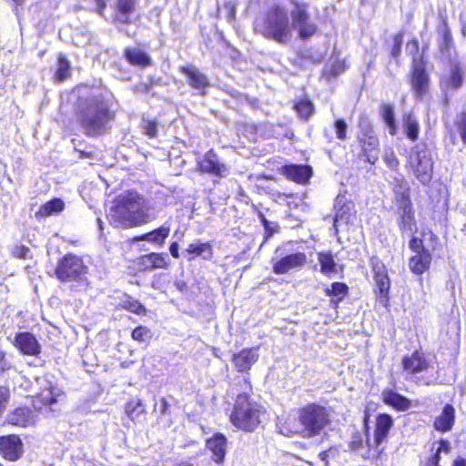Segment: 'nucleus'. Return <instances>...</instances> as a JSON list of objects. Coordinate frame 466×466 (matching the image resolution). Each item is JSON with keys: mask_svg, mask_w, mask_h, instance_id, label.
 I'll return each instance as SVG.
<instances>
[{"mask_svg": "<svg viewBox=\"0 0 466 466\" xmlns=\"http://www.w3.org/2000/svg\"><path fill=\"white\" fill-rule=\"evenodd\" d=\"M161 209V205L157 201L128 191L116 197L107 217L115 227L129 228L155 220Z\"/></svg>", "mask_w": 466, "mask_h": 466, "instance_id": "nucleus-1", "label": "nucleus"}, {"mask_svg": "<svg viewBox=\"0 0 466 466\" xmlns=\"http://www.w3.org/2000/svg\"><path fill=\"white\" fill-rule=\"evenodd\" d=\"M76 92V116L81 127L89 137L103 135L110 128L115 113L109 110L98 89L83 86H78Z\"/></svg>", "mask_w": 466, "mask_h": 466, "instance_id": "nucleus-2", "label": "nucleus"}, {"mask_svg": "<svg viewBox=\"0 0 466 466\" xmlns=\"http://www.w3.org/2000/svg\"><path fill=\"white\" fill-rule=\"evenodd\" d=\"M289 18V14L284 7L276 5L256 20L255 29L266 38L285 45L292 39Z\"/></svg>", "mask_w": 466, "mask_h": 466, "instance_id": "nucleus-3", "label": "nucleus"}, {"mask_svg": "<svg viewBox=\"0 0 466 466\" xmlns=\"http://www.w3.org/2000/svg\"><path fill=\"white\" fill-rule=\"evenodd\" d=\"M263 415V408L251 401L247 393H242L236 400L230 420L237 428L245 431H252L262 422Z\"/></svg>", "mask_w": 466, "mask_h": 466, "instance_id": "nucleus-4", "label": "nucleus"}, {"mask_svg": "<svg viewBox=\"0 0 466 466\" xmlns=\"http://www.w3.org/2000/svg\"><path fill=\"white\" fill-rule=\"evenodd\" d=\"M88 267L83 258L72 253L66 254L57 262L55 274L61 282H76L80 286L87 287Z\"/></svg>", "mask_w": 466, "mask_h": 466, "instance_id": "nucleus-5", "label": "nucleus"}, {"mask_svg": "<svg viewBox=\"0 0 466 466\" xmlns=\"http://www.w3.org/2000/svg\"><path fill=\"white\" fill-rule=\"evenodd\" d=\"M299 419L302 422L304 437L319 435L329 423V414L326 408L318 404H309L298 410Z\"/></svg>", "mask_w": 466, "mask_h": 466, "instance_id": "nucleus-6", "label": "nucleus"}, {"mask_svg": "<svg viewBox=\"0 0 466 466\" xmlns=\"http://www.w3.org/2000/svg\"><path fill=\"white\" fill-rule=\"evenodd\" d=\"M408 163L412 173L420 183L427 185L431 182L433 172V159L431 151L426 145L419 144L412 147Z\"/></svg>", "mask_w": 466, "mask_h": 466, "instance_id": "nucleus-7", "label": "nucleus"}, {"mask_svg": "<svg viewBox=\"0 0 466 466\" xmlns=\"http://www.w3.org/2000/svg\"><path fill=\"white\" fill-rule=\"evenodd\" d=\"M289 17L292 32L296 31L301 40L309 39L316 34L318 26L310 18L307 4L295 2L289 12Z\"/></svg>", "mask_w": 466, "mask_h": 466, "instance_id": "nucleus-8", "label": "nucleus"}, {"mask_svg": "<svg viewBox=\"0 0 466 466\" xmlns=\"http://www.w3.org/2000/svg\"><path fill=\"white\" fill-rule=\"evenodd\" d=\"M398 213L400 216L399 227L403 232H412L416 228L414 214L410 199L409 188L400 185L395 191Z\"/></svg>", "mask_w": 466, "mask_h": 466, "instance_id": "nucleus-9", "label": "nucleus"}, {"mask_svg": "<svg viewBox=\"0 0 466 466\" xmlns=\"http://www.w3.org/2000/svg\"><path fill=\"white\" fill-rule=\"evenodd\" d=\"M360 142L362 147L361 157L370 164H375L379 159L380 149L379 140L375 136L370 123L368 120H362L360 124Z\"/></svg>", "mask_w": 466, "mask_h": 466, "instance_id": "nucleus-10", "label": "nucleus"}, {"mask_svg": "<svg viewBox=\"0 0 466 466\" xmlns=\"http://www.w3.org/2000/svg\"><path fill=\"white\" fill-rule=\"evenodd\" d=\"M352 201L347 199L344 195H338L335 199V218L333 227L338 230L339 227L348 225L355 217L356 210Z\"/></svg>", "mask_w": 466, "mask_h": 466, "instance_id": "nucleus-11", "label": "nucleus"}, {"mask_svg": "<svg viewBox=\"0 0 466 466\" xmlns=\"http://www.w3.org/2000/svg\"><path fill=\"white\" fill-rule=\"evenodd\" d=\"M307 263V256L303 252H297L283 256L273 263V272L278 275L287 274L289 271L300 268Z\"/></svg>", "mask_w": 466, "mask_h": 466, "instance_id": "nucleus-12", "label": "nucleus"}, {"mask_svg": "<svg viewBox=\"0 0 466 466\" xmlns=\"http://www.w3.org/2000/svg\"><path fill=\"white\" fill-rule=\"evenodd\" d=\"M198 167L203 173H208L220 177H226L228 173L227 166L219 161L213 149L208 150L203 158L198 161Z\"/></svg>", "mask_w": 466, "mask_h": 466, "instance_id": "nucleus-13", "label": "nucleus"}, {"mask_svg": "<svg viewBox=\"0 0 466 466\" xmlns=\"http://www.w3.org/2000/svg\"><path fill=\"white\" fill-rule=\"evenodd\" d=\"M410 84L417 97H422L429 88V76L422 61L413 59Z\"/></svg>", "mask_w": 466, "mask_h": 466, "instance_id": "nucleus-14", "label": "nucleus"}, {"mask_svg": "<svg viewBox=\"0 0 466 466\" xmlns=\"http://www.w3.org/2000/svg\"><path fill=\"white\" fill-rule=\"evenodd\" d=\"M180 72L187 77V84L198 91L200 96H205L207 88L210 86L208 76L194 65H187L180 68Z\"/></svg>", "mask_w": 466, "mask_h": 466, "instance_id": "nucleus-15", "label": "nucleus"}, {"mask_svg": "<svg viewBox=\"0 0 466 466\" xmlns=\"http://www.w3.org/2000/svg\"><path fill=\"white\" fill-rule=\"evenodd\" d=\"M370 263L372 272L374 274V280L376 287L380 291V295L382 299H387L390 282L386 267L378 258H372Z\"/></svg>", "mask_w": 466, "mask_h": 466, "instance_id": "nucleus-16", "label": "nucleus"}, {"mask_svg": "<svg viewBox=\"0 0 466 466\" xmlns=\"http://www.w3.org/2000/svg\"><path fill=\"white\" fill-rule=\"evenodd\" d=\"M14 345L24 355L37 356L41 352V345L30 332H19L15 335Z\"/></svg>", "mask_w": 466, "mask_h": 466, "instance_id": "nucleus-17", "label": "nucleus"}, {"mask_svg": "<svg viewBox=\"0 0 466 466\" xmlns=\"http://www.w3.org/2000/svg\"><path fill=\"white\" fill-rule=\"evenodd\" d=\"M23 452V444L16 435H8L0 438V453L11 461H16Z\"/></svg>", "mask_w": 466, "mask_h": 466, "instance_id": "nucleus-18", "label": "nucleus"}, {"mask_svg": "<svg viewBox=\"0 0 466 466\" xmlns=\"http://www.w3.org/2000/svg\"><path fill=\"white\" fill-rule=\"evenodd\" d=\"M258 348L244 349L233 354L232 362L238 372H246L258 361Z\"/></svg>", "mask_w": 466, "mask_h": 466, "instance_id": "nucleus-19", "label": "nucleus"}, {"mask_svg": "<svg viewBox=\"0 0 466 466\" xmlns=\"http://www.w3.org/2000/svg\"><path fill=\"white\" fill-rule=\"evenodd\" d=\"M429 361L419 351L413 352L410 356H405L402 359L403 370L408 374H417L428 370Z\"/></svg>", "mask_w": 466, "mask_h": 466, "instance_id": "nucleus-20", "label": "nucleus"}, {"mask_svg": "<svg viewBox=\"0 0 466 466\" xmlns=\"http://www.w3.org/2000/svg\"><path fill=\"white\" fill-rule=\"evenodd\" d=\"M279 432L284 436L301 435L304 437V427L299 419V413L289 414L284 421L278 423Z\"/></svg>", "mask_w": 466, "mask_h": 466, "instance_id": "nucleus-21", "label": "nucleus"}, {"mask_svg": "<svg viewBox=\"0 0 466 466\" xmlns=\"http://www.w3.org/2000/svg\"><path fill=\"white\" fill-rule=\"evenodd\" d=\"M455 421V409L451 404H446L441 413L435 419L433 426L441 432L450 431Z\"/></svg>", "mask_w": 466, "mask_h": 466, "instance_id": "nucleus-22", "label": "nucleus"}, {"mask_svg": "<svg viewBox=\"0 0 466 466\" xmlns=\"http://www.w3.org/2000/svg\"><path fill=\"white\" fill-rule=\"evenodd\" d=\"M227 439L221 433H217L207 441V448L213 454V460L217 463L223 461L227 451Z\"/></svg>", "mask_w": 466, "mask_h": 466, "instance_id": "nucleus-23", "label": "nucleus"}, {"mask_svg": "<svg viewBox=\"0 0 466 466\" xmlns=\"http://www.w3.org/2000/svg\"><path fill=\"white\" fill-rule=\"evenodd\" d=\"M7 421L25 428L35 424V415L28 408H17L7 416Z\"/></svg>", "mask_w": 466, "mask_h": 466, "instance_id": "nucleus-24", "label": "nucleus"}, {"mask_svg": "<svg viewBox=\"0 0 466 466\" xmlns=\"http://www.w3.org/2000/svg\"><path fill=\"white\" fill-rule=\"evenodd\" d=\"M392 426L393 420L390 415L382 413L377 416L374 431V441L377 445L381 444L387 439Z\"/></svg>", "mask_w": 466, "mask_h": 466, "instance_id": "nucleus-25", "label": "nucleus"}, {"mask_svg": "<svg viewBox=\"0 0 466 466\" xmlns=\"http://www.w3.org/2000/svg\"><path fill=\"white\" fill-rule=\"evenodd\" d=\"M283 174L297 183H306L312 175V170L308 166L303 165H289L283 167Z\"/></svg>", "mask_w": 466, "mask_h": 466, "instance_id": "nucleus-26", "label": "nucleus"}, {"mask_svg": "<svg viewBox=\"0 0 466 466\" xmlns=\"http://www.w3.org/2000/svg\"><path fill=\"white\" fill-rule=\"evenodd\" d=\"M167 259V255L165 253H150L141 257L140 265L145 270L167 268L168 267Z\"/></svg>", "mask_w": 466, "mask_h": 466, "instance_id": "nucleus-27", "label": "nucleus"}, {"mask_svg": "<svg viewBox=\"0 0 466 466\" xmlns=\"http://www.w3.org/2000/svg\"><path fill=\"white\" fill-rule=\"evenodd\" d=\"M431 252H423L414 254L409 261V268L416 275H421L431 266Z\"/></svg>", "mask_w": 466, "mask_h": 466, "instance_id": "nucleus-28", "label": "nucleus"}, {"mask_svg": "<svg viewBox=\"0 0 466 466\" xmlns=\"http://www.w3.org/2000/svg\"><path fill=\"white\" fill-rule=\"evenodd\" d=\"M41 384L47 387L37 394L36 399L44 405L51 408L54 403L58 401V398L61 396V391L58 388L52 386L46 379H42Z\"/></svg>", "mask_w": 466, "mask_h": 466, "instance_id": "nucleus-29", "label": "nucleus"}, {"mask_svg": "<svg viewBox=\"0 0 466 466\" xmlns=\"http://www.w3.org/2000/svg\"><path fill=\"white\" fill-rule=\"evenodd\" d=\"M127 60L133 66L146 67L150 65V56L143 50L137 47H128L125 50Z\"/></svg>", "mask_w": 466, "mask_h": 466, "instance_id": "nucleus-30", "label": "nucleus"}, {"mask_svg": "<svg viewBox=\"0 0 466 466\" xmlns=\"http://www.w3.org/2000/svg\"><path fill=\"white\" fill-rule=\"evenodd\" d=\"M169 228L168 227H160L155 230H152L148 233L143 234L139 237L134 238L135 241H147L157 246H162L165 243L166 238L169 235Z\"/></svg>", "mask_w": 466, "mask_h": 466, "instance_id": "nucleus-31", "label": "nucleus"}, {"mask_svg": "<svg viewBox=\"0 0 466 466\" xmlns=\"http://www.w3.org/2000/svg\"><path fill=\"white\" fill-rule=\"evenodd\" d=\"M383 401L397 410L404 411L410 408V400L402 395L393 391L387 390L382 393Z\"/></svg>", "mask_w": 466, "mask_h": 466, "instance_id": "nucleus-32", "label": "nucleus"}, {"mask_svg": "<svg viewBox=\"0 0 466 466\" xmlns=\"http://www.w3.org/2000/svg\"><path fill=\"white\" fill-rule=\"evenodd\" d=\"M318 261L320 265V272L330 277L338 272L337 263L335 262L334 256L330 252L318 253Z\"/></svg>", "mask_w": 466, "mask_h": 466, "instance_id": "nucleus-33", "label": "nucleus"}, {"mask_svg": "<svg viewBox=\"0 0 466 466\" xmlns=\"http://www.w3.org/2000/svg\"><path fill=\"white\" fill-rule=\"evenodd\" d=\"M65 203L61 198H54L42 205L39 210L35 213L36 218H46L56 215L63 211Z\"/></svg>", "mask_w": 466, "mask_h": 466, "instance_id": "nucleus-34", "label": "nucleus"}, {"mask_svg": "<svg viewBox=\"0 0 466 466\" xmlns=\"http://www.w3.org/2000/svg\"><path fill=\"white\" fill-rule=\"evenodd\" d=\"M325 295L331 298V303L337 307L338 303L343 299L348 293V286L342 282H333L330 287L324 290Z\"/></svg>", "mask_w": 466, "mask_h": 466, "instance_id": "nucleus-35", "label": "nucleus"}, {"mask_svg": "<svg viewBox=\"0 0 466 466\" xmlns=\"http://www.w3.org/2000/svg\"><path fill=\"white\" fill-rule=\"evenodd\" d=\"M186 252L201 257L205 260H210L213 257V248L209 242H194L188 245Z\"/></svg>", "mask_w": 466, "mask_h": 466, "instance_id": "nucleus-36", "label": "nucleus"}, {"mask_svg": "<svg viewBox=\"0 0 466 466\" xmlns=\"http://www.w3.org/2000/svg\"><path fill=\"white\" fill-rule=\"evenodd\" d=\"M134 5V0H117L116 22L121 24L129 23V15L133 12Z\"/></svg>", "mask_w": 466, "mask_h": 466, "instance_id": "nucleus-37", "label": "nucleus"}, {"mask_svg": "<svg viewBox=\"0 0 466 466\" xmlns=\"http://www.w3.org/2000/svg\"><path fill=\"white\" fill-rule=\"evenodd\" d=\"M404 130L410 140L415 141L418 138L420 130L419 122L411 114L404 117Z\"/></svg>", "mask_w": 466, "mask_h": 466, "instance_id": "nucleus-38", "label": "nucleus"}, {"mask_svg": "<svg viewBox=\"0 0 466 466\" xmlns=\"http://www.w3.org/2000/svg\"><path fill=\"white\" fill-rule=\"evenodd\" d=\"M462 73L458 65H453L449 76L443 82L452 88H459L462 85Z\"/></svg>", "mask_w": 466, "mask_h": 466, "instance_id": "nucleus-39", "label": "nucleus"}, {"mask_svg": "<svg viewBox=\"0 0 466 466\" xmlns=\"http://www.w3.org/2000/svg\"><path fill=\"white\" fill-rule=\"evenodd\" d=\"M382 117L389 128L390 134L394 136L396 134L397 127H396L395 117H394V109H393L392 106H390V105L383 106Z\"/></svg>", "mask_w": 466, "mask_h": 466, "instance_id": "nucleus-40", "label": "nucleus"}, {"mask_svg": "<svg viewBox=\"0 0 466 466\" xmlns=\"http://www.w3.org/2000/svg\"><path fill=\"white\" fill-rule=\"evenodd\" d=\"M441 33L442 37L441 42L440 43V48L442 53L446 52L450 56V50L452 46V37L446 22L442 23Z\"/></svg>", "mask_w": 466, "mask_h": 466, "instance_id": "nucleus-41", "label": "nucleus"}, {"mask_svg": "<svg viewBox=\"0 0 466 466\" xmlns=\"http://www.w3.org/2000/svg\"><path fill=\"white\" fill-rule=\"evenodd\" d=\"M144 411L145 410L140 400H131L126 406V412L132 420L137 419Z\"/></svg>", "mask_w": 466, "mask_h": 466, "instance_id": "nucleus-42", "label": "nucleus"}, {"mask_svg": "<svg viewBox=\"0 0 466 466\" xmlns=\"http://www.w3.org/2000/svg\"><path fill=\"white\" fill-rule=\"evenodd\" d=\"M295 109L302 118H309L313 113V105L308 100H301L295 105Z\"/></svg>", "mask_w": 466, "mask_h": 466, "instance_id": "nucleus-43", "label": "nucleus"}, {"mask_svg": "<svg viewBox=\"0 0 466 466\" xmlns=\"http://www.w3.org/2000/svg\"><path fill=\"white\" fill-rule=\"evenodd\" d=\"M150 337H151L150 330L147 328L143 327V326H139L132 331V339L135 340H137L139 342H145L147 339H149Z\"/></svg>", "mask_w": 466, "mask_h": 466, "instance_id": "nucleus-44", "label": "nucleus"}, {"mask_svg": "<svg viewBox=\"0 0 466 466\" xmlns=\"http://www.w3.org/2000/svg\"><path fill=\"white\" fill-rule=\"evenodd\" d=\"M69 72H70L69 62L64 57H59L58 68H57L56 74V77L59 80H64L65 78H66L69 76Z\"/></svg>", "mask_w": 466, "mask_h": 466, "instance_id": "nucleus-45", "label": "nucleus"}, {"mask_svg": "<svg viewBox=\"0 0 466 466\" xmlns=\"http://www.w3.org/2000/svg\"><path fill=\"white\" fill-rule=\"evenodd\" d=\"M157 122L156 120L143 119V128L145 134L149 138H155L157 137Z\"/></svg>", "mask_w": 466, "mask_h": 466, "instance_id": "nucleus-46", "label": "nucleus"}, {"mask_svg": "<svg viewBox=\"0 0 466 466\" xmlns=\"http://www.w3.org/2000/svg\"><path fill=\"white\" fill-rule=\"evenodd\" d=\"M348 125L344 119H337L334 122V129L336 132L337 138L339 140H345L347 137Z\"/></svg>", "mask_w": 466, "mask_h": 466, "instance_id": "nucleus-47", "label": "nucleus"}, {"mask_svg": "<svg viewBox=\"0 0 466 466\" xmlns=\"http://www.w3.org/2000/svg\"><path fill=\"white\" fill-rule=\"evenodd\" d=\"M14 258L26 259L30 258L31 250L24 245H15L11 250Z\"/></svg>", "mask_w": 466, "mask_h": 466, "instance_id": "nucleus-48", "label": "nucleus"}, {"mask_svg": "<svg viewBox=\"0 0 466 466\" xmlns=\"http://www.w3.org/2000/svg\"><path fill=\"white\" fill-rule=\"evenodd\" d=\"M346 69L345 62L342 60L336 59L326 71L332 76H336L343 73Z\"/></svg>", "mask_w": 466, "mask_h": 466, "instance_id": "nucleus-49", "label": "nucleus"}, {"mask_svg": "<svg viewBox=\"0 0 466 466\" xmlns=\"http://www.w3.org/2000/svg\"><path fill=\"white\" fill-rule=\"evenodd\" d=\"M456 125L460 130L463 143L466 144V112H461L457 116Z\"/></svg>", "mask_w": 466, "mask_h": 466, "instance_id": "nucleus-50", "label": "nucleus"}, {"mask_svg": "<svg viewBox=\"0 0 466 466\" xmlns=\"http://www.w3.org/2000/svg\"><path fill=\"white\" fill-rule=\"evenodd\" d=\"M409 247L414 254L429 252V250L425 248L422 240L416 237H413L410 240Z\"/></svg>", "mask_w": 466, "mask_h": 466, "instance_id": "nucleus-51", "label": "nucleus"}, {"mask_svg": "<svg viewBox=\"0 0 466 466\" xmlns=\"http://www.w3.org/2000/svg\"><path fill=\"white\" fill-rule=\"evenodd\" d=\"M220 13H225L226 17L228 21H233L236 16V6L232 2H227L223 7L219 9Z\"/></svg>", "mask_w": 466, "mask_h": 466, "instance_id": "nucleus-52", "label": "nucleus"}, {"mask_svg": "<svg viewBox=\"0 0 466 466\" xmlns=\"http://www.w3.org/2000/svg\"><path fill=\"white\" fill-rule=\"evenodd\" d=\"M349 449L351 451H358L363 447L362 436L359 433L354 434L349 442Z\"/></svg>", "mask_w": 466, "mask_h": 466, "instance_id": "nucleus-53", "label": "nucleus"}, {"mask_svg": "<svg viewBox=\"0 0 466 466\" xmlns=\"http://www.w3.org/2000/svg\"><path fill=\"white\" fill-rule=\"evenodd\" d=\"M384 159H385V162L386 164L390 167V168H397L398 166H399V160L398 158L396 157L394 152L392 150H387L385 152V156H384Z\"/></svg>", "mask_w": 466, "mask_h": 466, "instance_id": "nucleus-54", "label": "nucleus"}, {"mask_svg": "<svg viewBox=\"0 0 466 466\" xmlns=\"http://www.w3.org/2000/svg\"><path fill=\"white\" fill-rule=\"evenodd\" d=\"M127 308L128 310H130L131 312H134L136 314H141L146 311L145 307L141 303H139L137 300L127 301Z\"/></svg>", "mask_w": 466, "mask_h": 466, "instance_id": "nucleus-55", "label": "nucleus"}, {"mask_svg": "<svg viewBox=\"0 0 466 466\" xmlns=\"http://www.w3.org/2000/svg\"><path fill=\"white\" fill-rule=\"evenodd\" d=\"M9 399V390L5 387H0V415L5 410Z\"/></svg>", "mask_w": 466, "mask_h": 466, "instance_id": "nucleus-56", "label": "nucleus"}, {"mask_svg": "<svg viewBox=\"0 0 466 466\" xmlns=\"http://www.w3.org/2000/svg\"><path fill=\"white\" fill-rule=\"evenodd\" d=\"M10 361L5 358V354L0 350V375L5 370L11 369Z\"/></svg>", "mask_w": 466, "mask_h": 466, "instance_id": "nucleus-57", "label": "nucleus"}, {"mask_svg": "<svg viewBox=\"0 0 466 466\" xmlns=\"http://www.w3.org/2000/svg\"><path fill=\"white\" fill-rule=\"evenodd\" d=\"M450 448H451L450 442L446 440H441L439 443V447H438L435 454H438V456L440 457L441 452L448 453L450 451Z\"/></svg>", "mask_w": 466, "mask_h": 466, "instance_id": "nucleus-58", "label": "nucleus"}, {"mask_svg": "<svg viewBox=\"0 0 466 466\" xmlns=\"http://www.w3.org/2000/svg\"><path fill=\"white\" fill-rule=\"evenodd\" d=\"M178 249H179V246H178L177 242H173L170 245L169 251H170V254L172 255L173 258H179Z\"/></svg>", "mask_w": 466, "mask_h": 466, "instance_id": "nucleus-59", "label": "nucleus"}, {"mask_svg": "<svg viewBox=\"0 0 466 466\" xmlns=\"http://www.w3.org/2000/svg\"><path fill=\"white\" fill-rule=\"evenodd\" d=\"M96 5V9L99 15H102L103 10L106 7V3L104 0H94Z\"/></svg>", "mask_w": 466, "mask_h": 466, "instance_id": "nucleus-60", "label": "nucleus"}, {"mask_svg": "<svg viewBox=\"0 0 466 466\" xmlns=\"http://www.w3.org/2000/svg\"><path fill=\"white\" fill-rule=\"evenodd\" d=\"M168 408V403L165 398H161L160 400V408L159 412L161 415H165L167 413Z\"/></svg>", "mask_w": 466, "mask_h": 466, "instance_id": "nucleus-61", "label": "nucleus"}, {"mask_svg": "<svg viewBox=\"0 0 466 466\" xmlns=\"http://www.w3.org/2000/svg\"><path fill=\"white\" fill-rule=\"evenodd\" d=\"M426 466H440L439 464V456L438 454H434L427 462Z\"/></svg>", "mask_w": 466, "mask_h": 466, "instance_id": "nucleus-62", "label": "nucleus"}, {"mask_svg": "<svg viewBox=\"0 0 466 466\" xmlns=\"http://www.w3.org/2000/svg\"><path fill=\"white\" fill-rule=\"evenodd\" d=\"M330 452H332L331 450L322 451L319 454V459L321 460V461L325 462V464H327L328 458H329Z\"/></svg>", "mask_w": 466, "mask_h": 466, "instance_id": "nucleus-63", "label": "nucleus"}, {"mask_svg": "<svg viewBox=\"0 0 466 466\" xmlns=\"http://www.w3.org/2000/svg\"><path fill=\"white\" fill-rule=\"evenodd\" d=\"M402 40H403L402 33H399L394 37V46H398L401 47Z\"/></svg>", "mask_w": 466, "mask_h": 466, "instance_id": "nucleus-64", "label": "nucleus"}]
</instances>
